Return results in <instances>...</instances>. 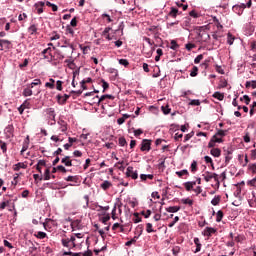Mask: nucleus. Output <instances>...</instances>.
<instances>
[{
	"label": "nucleus",
	"instance_id": "1",
	"mask_svg": "<svg viewBox=\"0 0 256 256\" xmlns=\"http://www.w3.org/2000/svg\"><path fill=\"white\" fill-rule=\"evenodd\" d=\"M202 177L206 183H209L211 179H214V181L219 185V175L217 173L206 171L202 174Z\"/></svg>",
	"mask_w": 256,
	"mask_h": 256
},
{
	"label": "nucleus",
	"instance_id": "2",
	"mask_svg": "<svg viewBox=\"0 0 256 256\" xmlns=\"http://www.w3.org/2000/svg\"><path fill=\"white\" fill-rule=\"evenodd\" d=\"M251 5H253L252 0H247L246 4L245 3H241L240 5H234L232 7L234 12H237V9H251Z\"/></svg>",
	"mask_w": 256,
	"mask_h": 256
},
{
	"label": "nucleus",
	"instance_id": "3",
	"mask_svg": "<svg viewBox=\"0 0 256 256\" xmlns=\"http://www.w3.org/2000/svg\"><path fill=\"white\" fill-rule=\"evenodd\" d=\"M71 97L69 94H64V96H61V94H58L56 96L57 102L59 105H65L67 103V100Z\"/></svg>",
	"mask_w": 256,
	"mask_h": 256
},
{
	"label": "nucleus",
	"instance_id": "4",
	"mask_svg": "<svg viewBox=\"0 0 256 256\" xmlns=\"http://www.w3.org/2000/svg\"><path fill=\"white\" fill-rule=\"evenodd\" d=\"M126 176L131 177V179H139V174L137 171H133V167L129 166L126 171Z\"/></svg>",
	"mask_w": 256,
	"mask_h": 256
},
{
	"label": "nucleus",
	"instance_id": "5",
	"mask_svg": "<svg viewBox=\"0 0 256 256\" xmlns=\"http://www.w3.org/2000/svg\"><path fill=\"white\" fill-rule=\"evenodd\" d=\"M215 233H217V229L215 228H211V227H206L204 229V231L202 232V235H204V237H212V235H215Z\"/></svg>",
	"mask_w": 256,
	"mask_h": 256
},
{
	"label": "nucleus",
	"instance_id": "6",
	"mask_svg": "<svg viewBox=\"0 0 256 256\" xmlns=\"http://www.w3.org/2000/svg\"><path fill=\"white\" fill-rule=\"evenodd\" d=\"M141 151H151V140L144 139L141 143Z\"/></svg>",
	"mask_w": 256,
	"mask_h": 256
},
{
	"label": "nucleus",
	"instance_id": "7",
	"mask_svg": "<svg viewBox=\"0 0 256 256\" xmlns=\"http://www.w3.org/2000/svg\"><path fill=\"white\" fill-rule=\"evenodd\" d=\"M64 46H62L63 49H67V47H69L68 53H66V55H73V51H75V46L69 42V40H65L64 41Z\"/></svg>",
	"mask_w": 256,
	"mask_h": 256
},
{
	"label": "nucleus",
	"instance_id": "8",
	"mask_svg": "<svg viewBox=\"0 0 256 256\" xmlns=\"http://www.w3.org/2000/svg\"><path fill=\"white\" fill-rule=\"evenodd\" d=\"M198 37L202 43H207V41H209V39H211V36L209 35V33L205 32V31L199 32Z\"/></svg>",
	"mask_w": 256,
	"mask_h": 256
},
{
	"label": "nucleus",
	"instance_id": "9",
	"mask_svg": "<svg viewBox=\"0 0 256 256\" xmlns=\"http://www.w3.org/2000/svg\"><path fill=\"white\" fill-rule=\"evenodd\" d=\"M216 143H223V138H217V136H213L208 143L209 149H213Z\"/></svg>",
	"mask_w": 256,
	"mask_h": 256
},
{
	"label": "nucleus",
	"instance_id": "10",
	"mask_svg": "<svg viewBox=\"0 0 256 256\" xmlns=\"http://www.w3.org/2000/svg\"><path fill=\"white\" fill-rule=\"evenodd\" d=\"M61 163H63L66 167H73V161L71 160V156H65L62 158Z\"/></svg>",
	"mask_w": 256,
	"mask_h": 256
},
{
	"label": "nucleus",
	"instance_id": "11",
	"mask_svg": "<svg viewBox=\"0 0 256 256\" xmlns=\"http://www.w3.org/2000/svg\"><path fill=\"white\" fill-rule=\"evenodd\" d=\"M38 15H41V13H43V7H45V2H37L35 5H34Z\"/></svg>",
	"mask_w": 256,
	"mask_h": 256
},
{
	"label": "nucleus",
	"instance_id": "12",
	"mask_svg": "<svg viewBox=\"0 0 256 256\" xmlns=\"http://www.w3.org/2000/svg\"><path fill=\"white\" fill-rule=\"evenodd\" d=\"M22 95L24 97H31V95H33V90H31L30 85L28 84L27 87L23 90Z\"/></svg>",
	"mask_w": 256,
	"mask_h": 256
},
{
	"label": "nucleus",
	"instance_id": "13",
	"mask_svg": "<svg viewBox=\"0 0 256 256\" xmlns=\"http://www.w3.org/2000/svg\"><path fill=\"white\" fill-rule=\"evenodd\" d=\"M62 243H64V245H67V243H71V245H73V247H76L75 236H71V238L62 239Z\"/></svg>",
	"mask_w": 256,
	"mask_h": 256
},
{
	"label": "nucleus",
	"instance_id": "14",
	"mask_svg": "<svg viewBox=\"0 0 256 256\" xmlns=\"http://www.w3.org/2000/svg\"><path fill=\"white\" fill-rule=\"evenodd\" d=\"M109 31H111V27H106L102 32V36H104L107 39V41H111L113 39L111 35H109Z\"/></svg>",
	"mask_w": 256,
	"mask_h": 256
},
{
	"label": "nucleus",
	"instance_id": "15",
	"mask_svg": "<svg viewBox=\"0 0 256 256\" xmlns=\"http://www.w3.org/2000/svg\"><path fill=\"white\" fill-rule=\"evenodd\" d=\"M167 213H177L178 211H181V206H170L166 208Z\"/></svg>",
	"mask_w": 256,
	"mask_h": 256
},
{
	"label": "nucleus",
	"instance_id": "16",
	"mask_svg": "<svg viewBox=\"0 0 256 256\" xmlns=\"http://www.w3.org/2000/svg\"><path fill=\"white\" fill-rule=\"evenodd\" d=\"M113 184H111L110 181L105 180L101 185V189H103V191H107L108 189H110L112 187Z\"/></svg>",
	"mask_w": 256,
	"mask_h": 256
},
{
	"label": "nucleus",
	"instance_id": "17",
	"mask_svg": "<svg viewBox=\"0 0 256 256\" xmlns=\"http://www.w3.org/2000/svg\"><path fill=\"white\" fill-rule=\"evenodd\" d=\"M195 185H197V182H195V181L184 183V187H185L186 191H192V189H193V187H195Z\"/></svg>",
	"mask_w": 256,
	"mask_h": 256
},
{
	"label": "nucleus",
	"instance_id": "18",
	"mask_svg": "<svg viewBox=\"0 0 256 256\" xmlns=\"http://www.w3.org/2000/svg\"><path fill=\"white\" fill-rule=\"evenodd\" d=\"M210 154L213 156V157H221V149L219 148H212L210 150Z\"/></svg>",
	"mask_w": 256,
	"mask_h": 256
},
{
	"label": "nucleus",
	"instance_id": "19",
	"mask_svg": "<svg viewBox=\"0 0 256 256\" xmlns=\"http://www.w3.org/2000/svg\"><path fill=\"white\" fill-rule=\"evenodd\" d=\"M212 97H214V99H218V101H223L225 99V94L221 93V92H215Z\"/></svg>",
	"mask_w": 256,
	"mask_h": 256
},
{
	"label": "nucleus",
	"instance_id": "20",
	"mask_svg": "<svg viewBox=\"0 0 256 256\" xmlns=\"http://www.w3.org/2000/svg\"><path fill=\"white\" fill-rule=\"evenodd\" d=\"M129 117H131V115L129 114H123V116L121 118L117 119V123L118 125H123V123H125L126 119H129Z\"/></svg>",
	"mask_w": 256,
	"mask_h": 256
},
{
	"label": "nucleus",
	"instance_id": "21",
	"mask_svg": "<svg viewBox=\"0 0 256 256\" xmlns=\"http://www.w3.org/2000/svg\"><path fill=\"white\" fill-rule=\"evenodd\" d=\"M225 135H227V130H218L214 137L221 139V137H225Z\"/></svg>",
	"mask_w": 256,
	"mask_h": 256
},
{
	"label": "nucleus",
	"instance_id": "22",
	"mask_svg": "<svg viewBox=\"0 0 256 256\" xmlns=\"http://www.w3.org/2000/svg\"><path fill=\"white\" fill-rule=\"evenodd\" d=\"M105 99H110L111 101H113V99H115V96L109 95V94L102 95V96L99 98L98 103H101L102 101H105Z\"/></svg>",
	"mask_w": 256,
	"mask_h": 256
},
{
	"label": "nucleus",
	"instance_id": "23",
	"mask_svg": "<svg viewBox=\"0 0 256 256\" xmlns=\"http://www.w3.org/2000/svg\"><path fill=\"white\" fill-rule=\"evenodd\" d=\"M194 243L196 245V250L194 251V253H199V251H201V241L199 240V238H194Z\"/></svg>",
	"mask_w": 256,
	"mask_h": 256
},
{
	"label": "nucleus",
	"instance_id": "24",
	"mask_svg": "<svg viewBox=\"0 0 256 256\" xmlns=\"http://www.w3.org/2000/svg\"><path fill=\"white\" fill-rule=\"evenodd\" d=\"M66 181H70L72 183H79V176H68L64 178Z\"/></svg>",
	"mask_w": 256,
	"mask_h": 256
},
{
	"label": "nucleus",
	"instance_id": "25",
	"mask_svg": "<svg viewBox=\"0 0 256 256\" xmlns=\"http://www.w3.org/2000/svg\"><path fill=\"white\" fill-rule=\"evenodd\" d=\"M179 14V10L175 7L171 8V11L169 12V16L173 17V19H175V17H177V15Z\"/></svg>",
	"mask_w": 256,
	"mask_h": 256
},
{
	"label": "nucleus",
	"instance_id": "26",
	"mask_svg": "<svg viewBox=\"0 0 256 256\" xmlns=\"http://www.w3.org/2000/svg\"><path fill=\"white\" fill-rule=\"evenodd\" d=\"M50 82L45 83V87H48L49 89H55V79L50 78Z\"/></svg>",
	"mask_w": 256,
	"mask_h": 256
},
{
	"label": "nucleus",
	"instance_id": "27",
	"mask_svg": "<svg viewBox=\"0 0 256 256\" xmlns=\"http://www.w3.org/2000/svg\"><path fill=\"white\" fill-rule=\"evenodd\" d=\"M20 169H27V165L21 162L15 164L14 171H19Z\"/></svg>",
	"mask_w": 256,
	"mask_h": 256
},
{
	"label": "nucleus",
	"instance_id": "28",
	"mask_svg": "<svg viewBox=\"0 0 256 256\" xmlns=\"http://www.w3.org/2000/svg\"><path fill=\"white\" fill-rule=\"evenodd\" d=\"M142 52L144 55H146L147 57H151L153 55V47H150V50H147V48H143Z\"/></svg>",
	"mask_w": 256,
	"mask_h": 256
},
{
	"label": "nucleus",
	"instance_id": "29",
	"mask_svg": "<svg viewBox=\"0 0 256 256\" xmlns=\"http://www.w3.org/2000/svg\"><path fill=\"white\" fill-rule=\"evenodd\" d=\"M51 51H53L51 47H48L42 51V55H44L45 59H49V56L47 55H51Z\"/></svg>",
	"mask_w": 256,
	"mask_h": 256
},
{
	"label": "nucleus",
	"instance_id": "30",
	"mask_svg": "<svg viewBox=\"0 0 256 256\" xmlns=\"http://www.w3.org/2000/svg\"><path fill=\"white\" fill-rule=\"evenodd\" d=\"M223 211L219 210L216 214V222L217 223H221V221L223 220Z\"/></svg>",
	"mask_w": 256,
	"mask_h": 256
},
{
	"label": "nucleus",
	"instance_id": "31",
	"mask_svg": "<svg viewBox=\"0 0 256 256\" xmlns=\"http://www.w3.org/2000/svg\"><path fill=\"white\" fill-rule=\"evenodd\" d=\"M0 149L2 153H7V143H5L3 140H0Z\"/></svg>",
	"mask_w": 256,
	"mask_h": 256
},
{
	"label": "nucleus",
	"instance_id": "32",
	"mask_svg": "<svg viewBox=\"0 0 256 256\" xmlns=\"http://www.w3.org/2000/svg\"><path fill=\"white\" fill-rule=\"evenodd\" d=\"M176 175L181 179L183 178V175H189V171L187 169L177 171Z\"/></svg>",
	"mask_w": 256,
	"mask_h": 256
},
{
	"label": "nucleus",
	"instance_id": "33",
	"mask_svg": "<svg viewBox=\"0 0 256 256\" xmlns=\"http://www.w3.org/2000/svg\"><path fill=\"white\" fill-rule=\"evenodd\" d=\"M199 73V68L197 66H193L192 71L190 72V77H197Z\"/></svg>",
	"mask_w": 256,
	"mask_h": 256
},
{
	"label": "nucleus",
	"instance_id": "34",
	"mask_svg": "<svg viewBox=\"0 0 256 256\" xmlns=\"http://www.w3.org/2000/svg\"><path fill=\"white\" fill-rule=\"evenodd\" d=\"M143 224H139L137 227H136V233L138 235V237H141V235H143Z\"/></svg>",
	"mask_w": 256,
	"mask_h": 256
},
{
	"label": "nucleus",
	"instance_id": "35",
	"mask_svg": "<svg viewBox=\"0 0 256 256\" xmlns=\"http://www.w3.org/2000/svg\"><path fill=\"white\" fill-rule=\"evenodd\" d=\"M256 113V101H254L252 103V105L250 106V117H253V115H255Z\"/></svg>",
	"mask_w": 256,
	"mask_h": 256
},
{
	"label": "nucleus",
	"instance_id": "36",
	"mask_svg": "<svg viewBox=\"0 0 256 256\" xmlns=\"http://www.w3.org/2000/svg\"><path fill=\"white\" fill-rule=\"evenodd\" d=\"M212 205L217 206L219 205V203H221V196H215L212 201H211Z\"/></svg>",
	"mask_w": 256,
	"mask_h": 256
},
{
	"label": "nucleus",
	"instance_id": "37",
	"mask_svg": "<svg viewBox=\"0 0 256 256\" xmlns=\"http://www.w3.org/2000/svg\"><path fill=\"white\" fill-rule=\"evenodd\" d=\"M161 111L164 115H169V113H171V108H169V105L161 106Z\"/></svg>",
	"mask_w": 256,
	"mask_h": 256
},
{
	"label": "nucleus",
	"instance_id": "38",
	"mask_svg": "<svg viewBox=\"0 0 256 256\" xmlns=\"http://www.w3.org/2000/svg\"><path fill=\"white\" fill-rule=\"evenodd\" d=\"M28 31L31 35H35V33H37V25L32 24L29 28Z\"/></svg>",
	"mask_w": 256,
	"mask_h": 256
},
{
	"label": "nucleus",
	"instance_id": "39",
	"mask_svg": "<svg viewBox=\"0 0 256 256\" xmlns=\"http://www.w3.org/2000/svg\"><path fill=\"white\" fill-rule=\"evenodd\" d=\"M170 49H172L173 51H177V49H179V44H177V41L175 40H172L170 42Z\"/></svg>",
	"mask_w": 256,
	"mask_h": 256
},
{
	"label": "nucleus",
	"instance_id": "40",
	"mask_svg": "<svg viewBox=\"0 0 256 256\" xmlns=\"http://www.w3.org/2000/svg\"><path fill=\"white\" fill-rule=\"evenodd\" d=\"M146 231H147L148 233H155L157 230L153 229V224L147 223V224H146Z\"/></svg>",
	"mask_w": 256,
	"mask_h": 256
},
{
	"label": "nucleus",
	"instance_id": "41",
	"mask_svg": "<svg viewBox=\"0 0 256 256\" xmlns=\"http://www.w3.org/2000/svg\"><path fill=\"white\" fill-rule=\"evenodd\" d=\"M240 101H244L245 105H249V103H251V98L249 97V95H244L240 98Z\"/></svg>",
	"mask_w": 256,
	"mask_h": 256
},
{
	"label": "nucleus",
	"instance_id": "42",
	"mask_svg": "<svg viewBox=\"0 0 256 256\" xmlns=\"http://www.w3.org/2000/svg\"><path fill=\"white\" fill-rule=\"evenodd\" d=\"M49 179H51V171L47 168L44 173V181H49Z\"/></svg>",
	"mask_w": 256,
	"mask_h": 256
},
{
	"label": "nucleus",
	"instance_id": "43",
	"mask_svg": "<svg viewBox=\"0 0 256 256\" xmlns=\"http://www.w3.org/2000/svg\"><path fill=\"white\" fill-rule=\"evenodd\" d=\"M35 237H37V239H45V237H47V233L39 231L35 234Z\"/></svg>",
	"mask_w": 256,
	"mask_h": 256
},
{
	"label": "nucleus",
	"instance_id": "44",
	"mask_svg": "<svg viewBox=\"0 0 256 256\" xmlns=\"http://www.w3.org/2000/svg\"><path fill=\"white\" fill-rule=\"evenodd\" d=\"M27 17L26 13H22L18 16V21L25 23V21H27Z\"/></svg>",
	"mask_w": 256,
	"mask_h": 256
},
{
	"label": "nucleus",
	"instance_id": "45",
	"mask_svg": "<svg viewBox=\"0 0 256 256\" xmlns=\"http://www.w3.org/2000/svg\"><path fill=\"white\" fill-rule=\"evenodd\" d=\"M21 106L24 108V109H31V102H29V99L25 100Z\"/></svg>",
	"mask_w": 256,
	"mask_h": 256
},
{
	"label": "nucleus",
	"instance_id": "46",
	"mask_svg": "<svg viewBox=\"0 0 256 256\" xmlns=\"http://www.w3.org/2000/svg\"><path fill=\"white\" fill-rule=\"evenodd\" d=\"M118 143H119L120 147H125V145H127V140L125 139V137H120L118 139Z\"/></svg>",
	"mask_w": 256,
	"mask_h": 256
},
{
	"label": "nucleus",
	"instance_id": "47",
	"mask_svg": "<svg viewBox=\"0 0 256 256\" xmlns=\"http://www.w3.org/2000/svg\"><path fill=\"white\" fill-rule=\"evenodd\" d=\"M172 253H173L174 256L179 255V253H181V247L174 246L173 249H172Z\"/></svg>",
	"mask_w": 256,
	"mask_h": 256
},
{
	"label": "nucleus",
	"instance_id": "48",
	"mask_svg": "<svg viewBox=\"0 0 256 256\" xmlns=\"http://www.w3.org/2000/svg\"><path fill=\"white\" fill-rule=\"evenodd\" d=\"M181 202L184 205H189L190 207L193 205V200H191L190 198L182 199Z\"/></svg>",
	"mask_w": 256,
	"mask_h": 256
},
{
	"label": "nucleus",
	"instance_id": "49",
	"mask_svg": "<svg viewBox=\"0 0 256 256\" xmlns=\"http://www.w3.org/2000/svg\"><path fill=\"white\" fill-rule=\"evenodd\" d=\"M31 89H33L37 85H41V79H35L31 84H28Z\"/></svg>",
	"mask_w": 256,
	"mask_h": 256
},
{
	"label": "nucleus",
	"instance_id": "50",
	"mask_svg": "<svg viewBox=\"0 0 256 256\" xmlns=\"http://www.w3.org/2000/svg\"><path fill=\"white\" fill-rule=\"evenodd\" d=\"M204 160H205V163H210L211 164L212 169H215V166L213 164V159L211 157L205 156Z\"/></svg>",
	"mask_w": 256,
	"mask_h": 256
},
{
	"label": "nucleus",
	"instance_id": "51",
	"mask_svg": "<svg viewBox=\"0 0 256 256\" xmlns=\"http://www.w3.org/2000/svg\"><path fill=\"white\" fill-rule=\"evenodd\" d=\"M56 89H57V91H63V81L58 80L56 82Z\"/></svg>",
	"mask_w": 256,
	"mask_h": 256
},
{
	"label": "nucleus",
	"instance_id": "52",
	"mask_svg": "<svg viewBox=\"0 0 256 256\" xmlns=\"http://www.w3.org/2000/svg\"><path fill=\"white\" fill-rule=\"evenodd\" d=\"M235 41V37H233V35L231 33H228V39H227V43L229 45H233V42Z\"/></svg>",
	"mask_w": 256,
	"mask_h": 256
},
{
	"label": "nucleus",
	"instance_id": "53",
	"mask_svg": "<svg viewBox=\"0 0 256 256\" xmlns=\"http://www.w3.org/2000/svg\"><path fill=\"white\" fill-rule=\"evenodd\" d=\"M47 115H49L50 118L52 117V119H55V110L53 108H49L47 110Z\"/></svg>",
	"mask_w": 256,
	"mask_h": 256
},
{
	"label": "nucleus",
	"instance_id": "54",
	"mask_svg": "<svg viewBox=\"0 0 256 256\" xmlns=\"http://www.w3.org/2000/svg\"><path fill=\"white\" fill-rule=\"evenodd\" d=\"M248 169L251 171V173H253V175L256 174V164H249Z\"/></svg>",
	"mask_w": 256,
	"mask_h": 256
},
{
	"label": "nucleus",
	"instance_id": "55",
	"mask_svg": "<svg viewBox=\"0 0 256 256\" xmlns=\"http://www.w3.org/2000/svg\"><path fill=\"white\" fill-rule=\"evenodd\" d=\"M119 64L123 65V67H129V60L127 59H120Z\"/></svg>",
	"mask_w": 256,
	"mask_h": 256
},
{
	"label": "nucleus",
	"instance_id": "56",
	"mask_svg": "<svg viewBox=\"0 0 256 256\" xmlns=\"http://www.w3.org/2000/svg\"><path fill=\"white\" fill-rule=\"evenodd\" d=\"M141 215H143L145 219H149L151 217V210H147L146 212L142 211Z\"/></svg>",
	"mask_w": 256,
	"mask_h": 256
},
{
	"label": "nucleus",
	"instance_id": "57",
	"mask_svg": "<svg viewBox=\"0 0 256 256\" xmlns=\"http://www.w3.org/2000/svg\"><path fill=\"white\" fill-rule=\"evenodd\" d=\"M201 61H203V54L198 55L195 59H194V63L197 65L199 63H201Z\"/></svg>",
	"mask_w": 256,
	"mask_h": 256
},
{
	"label": "nucleus",
	"instance_id": "58",
	"mask_svg": "<svg viewBox=\"0 0 256 256\" xmlns=\"http://www.w3.org/2000/svg\"><path fill=\"white\" fill-rule=\"evenodd\" d=\"M193 135H195V132H193V131L186 134L184 137V142L186 143V141H189V139H191V137H193Z\"/></svg>",
	"mask_w": 256,
	"mask_h": 256
},
{
	"label": "nucleus",
	"instance_id": "59",
	"mask_svg": "<svg viewBox=\"0 0 256 256\" xmlns=\"http://www.w3.org/2000/svg\"><path fill=\"white\" fill-rule=\"evenodd\" d=\"M134 223H141L142 219L139 217V213H134Z\"/></svg>",
	"mask_w": 256,
	"mask_h": 256
},
{
	"label": "nucleus",
	"instance_id": "60",
	"mask_svg": "<svg viewBox=\"0 0 256 256\" xmlns=\"http://www.w3.org/2000/svg\"><path fill=\"white\" fill-rule=\"evenodd\" d=\"M111 219V216L107 214L106 216L102 217V223L107 225V222Z\"/></svg>",
	"mask_w": 256,
	"mask_h": 256
},
{
	"label": "nucleus",
	"instance_id": "61",
	"mask_svg": "<svg viewBox=\"0 0 256 256\" xmlns=\"http://www.w3.org/2000/svg\"><path fill=\"white\" fill-rule=\"evenodd\" d=\"M231 155V151H227V155L225 156V163L226 165L229 164V161H231L232 157Z\"/></svg>",
	"mask_w": 256,
	"mask_h": 256
},
{
	"label": "nucleus",
	"instance_id": "62",
	"mask_svg": "<svg viewBox=\"0 0 256 256\" xmlns=\"http://www.w3.org/2000/svg\"><path fill=\"white\" fill-rule=\"evenodd\" d=\"M247 185H248L249 187H256V178H254V179H252V180H249V181L247 182Z\"/></svg>",
	"mask_w": 256,
	"mask_h": 256
},
{
	"label": "nucleus",
	"instance_id": "63",
	"mask_svg": "<svg viewBox=\"0 0 256 256\" xmlns=\"http://www.w3.org/2000/svg\"><path fill=\"white\" fill-rule=\"evenodd\" d=\"M191 171H192V173H195V171H197V161L192 162Z\"/></svg>",
	"mask_w": 256,
	"mask_h": 256
},
{
	"label": "nucleus",
	"instance_id": "64",
	"mask_svg": "<svg viewBox=\"0 0 256 256\" xmlns=\"http://www.w3.org/2000/svg\"><path fill=\"white\" fill-rule=\"evenodd\" d=\"M187 51H191L192 49H195V44L188 43L185 45Z\"/></svg>",
	"mask_w": 256,
	"mask_h": 256
}]
</instances>
